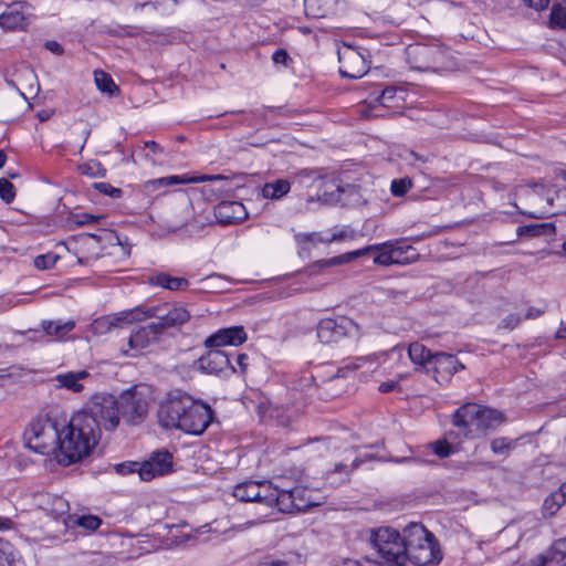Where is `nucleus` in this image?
<instances>
[{
  "label": "nucleus",
  "instance_id": "obj_63",
  "mask_svg": "<svg viewBox=\"0 0 566 566\" xmlns=\"http://www.w3.org/2000/svg\"><path fill=\"white\" fill-rule=\"evenodd\" d=\"M398 382L397 381H385V382H381L379 385V391L382 392V394H387V392H390L392 390H395L397 387H398Z\"/></svg>",
  "mask_w": 566,
  "mask_h": 566
},
{
  "label": "nucleus",
  "instance_id": "obj_9",
  "mask_svg": "<svg viewBox=\"0 0 566 566\" xmlns=\"http://www.w3.org/2000/svg\"><path fill=\"white\" fill-rule=\"evenodd\" d=\"M316 333L322 344L332 345L346 337H357L359 327L348 317L324 318L318 322Z\"/></svg>",
  "mask_w": 566,
  "mask_h": 566
},
{
  "label": "nucleus",
  "instance_id": "obj_50",
  "mask_svg": "<svg viewBox=\"0 0 566 566\" xmlns=\"http://www.w3.org/2000/svg\"><path fill=\"white\" fill-rule=\"evenodd\" d=\"M411 188V181L407 178L405 179H395L391 182V192L396 197H401L407 193V191Z\"/></svg>",
  "mask_w": 566,
  "mask_h": 566
},
{
  "label": "nucleus",
  "instance_id": "obj_43",
  "mask_svg": "<svg viewBox=\"0 0 566 566\" xmlns=\"http://www.w3.org/2000/svg\"><path fill=\"white\" fill-rule=\"evenodd\" d=\"M67 520L87 531H95L102 524V520L96 515L71 516V518Z\"/></svg>",
  "mask_w": 566,
  "mask_h": 566
},
{
  "label": "nucleus",
  "instance_id": "obj_22",
  "mask_svg": "<svg viewBox=\"0 0 566 566\" xmlns=\"http://www.w3.org/2000/svg\"><path fill=\"white\" fill-rule=\"evenodd\" d=\"M28 6L23 2H15L8 7V10L0 17V24L7 29L24 28L27 25Z\"/></svg>",
  "mask_w": 566,
  "mask_h": 566
},
{
  "label": "nucleus",
  "instance_id": "obj_24",
  "mask_svg": "<svg viewBox=\"0 0 566 566\" xmlns=\"http://www.w3.org/2000/svg\"><path fill=\"white\" fill-rule=\"evenodd\" d=\"M197 537L190 532H185L178 526H171L167 536L164 538L165 548H185L192 545Z\"/></svg>",
  "mask_w": 566,
  "mask_h": 566
},
{
  "label": "nucleus",
  "instance_id": "obj_58",
  "mask_svg": "<svg viewBox=\"0 0 566 566\" xmlns=\"http://www.w3.org/2000/svg\"><path fill=\"white\" fill-rule=\"evenodd\" d=\"M272 60L275 64L286 65L287 61L290 60V56L284 49H279L273 53Z\"/></svg>",
  "mask_w": 566,
  "mask_h": 566
},
{
  "label": "nucleus",
  "instance_id": "obj_55",
  "mask_svg": "<svg viewBox=\"0 0 566 566\" xmlns=\"http://www.w3.org/2000/svg\"><path fill=\"white\" fill-rule=\"evenodd\" d=\"M95 188L104 195H107L112 198H118L122 195V190L119 188H115L107 182H96Z\"/></svg>",
  "mask_w": 566,
  "mask_h": 566
},
{
  "label": "nucleus",
  "instance_id": "obj_62",
  "mask_svg": "<svg viewBox=\"0 0 566 566\" xmlns=\"http://www.w3.org/2000/svg\"><path fill=\"white\" fill-rule=\"evenodd\" d=\"M544 312H545L544 310L531 306L527 308V311L524 315V318L525 319H536L539 316H542L544 314Z\"/></svg>",
  "mask_w": 566,
  "mask_h": 566
},
{
  "label": "nucleus",
  "instance_id": "obj_49",
  "mask_svg": "<svg viewBox=\"0 0 566 566\" xmlns=\"http://www.w3.org/2000/svg\"><path fill=\"white\" fill-rule=\"evenodd\" d=\"M0 197L7 203L12 202L15 197L13 185L6 178L0 179Z\"/></svg>",
  "mask_w": 566,
  "mask_h": 566
},
{
  "label": "nucleus",
  "instance_id": "obj_28",
  "mask_svg": "<svg viewBox=\"0 0 566 566\" xmlns=\"http://www.w3.org/2000/svg\"><path fill=\"white\" fill-rule=\"evenodd\" d=\"M337 0H304V12L313 19L326 18L334 12Z\"/></svg>",
  "mask_w": 566,
  "mask_h": 566
},
{
  "label": "nucleus",
  "instance_id": "obj_27",
  "mask_svg": "<svg viewBox=\"0 0 566 566\" xmlns=\"http://www.w3.org/2000/svg\"><path fill=\"white\" fill-rule=\"evenodd\" d=\"M258 493L255 502L263 503L268 506H277L281 511V495L284 489L274 486L271 482H258Z\"/></svg>",
  "mask_w": 566,
  "mask_h": 566
},
{
  "label": "nucleus",
  "instance_id": "obj_2",
  "mask_svg": "<svg viewBox=\"0 0 566 566\" xmlns=\"http://www.w3.org/2000/svg\"><path fill=\"white\" fill-rule=\"evenodd\" d=\"M85 418L74 413L67 426L61 431L60 462L71 464L87 457L95 448L99 436L92 429Z\"/></svg>",
  "mask_w": 566,
  "mask_h": 566
},
{
  "label": "nucleus",
  "instance_id": "obj_21",
  "mask_svg": "<svg viewBox=\"0 0 566 566\" xmlns=\"http://www.w3.org/2000/svg\"><path fill=\"white\" fill-rule=\"evenodd\" d=\"M307 492L308 491L303 486H295L290 490L284 489L281 495V511H305L314 505V503L306 497Z\"/></svg>",
  "mask_w": 566,
  "mask_h": 566
},
{
  "label": "nucleus",
  "instance_id": "obj_47",
  "mask_svg": "<svg viewBox=\"0 0 566 566\" xmlns=\"http://www.w3.org/2000/svg\"><path fill=\"white\" fill-rule=\"evenodd\" d=\"M551 23L554 27L566 29V8L554 4L551 13Z\"/></svg>",
  "mask_w": 566,
  "mask_h": 566
},
{
  "label": "nucleus",
  "instance_id": "obj_61",
  "mask_svg": "<svg viewBox=\"0 0 566 566\" xmlns=\"http://www.w3.org/2000/svg\"><path fill=\"white\" fill-rule=\"evenodd\" d=\"M235 361L242 374H245L249 366V356L247 354H238Z\"/></svg>",
  "mask_w": 566,
  "mask_h": 566
},
{
  "label": "nucleus",
  "instance_id": "obj_23",
  "mask_svg": "<svg viewBox=\"0 0 566 566\" xmlns=\"http://www.w3.org/2000/svg\"><path fill=\"white\" fill-rule=\"evenodd\" d=\"M90 378L86 370L67 371L55 376L56 387L65 388L73 392H80L84 389L83 380Z\"/></svg>",
  "mask_w": 566,
  "mask_h": 566
},
{
  "label": "nucleus",
  "instance_id": "obj_20",
  "mask_svg": "<svg viewBox=\"0 0 566 566\" xmlns=\"http://www.w3.org/2000/svg\"><path fill=\"white\" fill-rule=\"evenodd\" d=\"M214 217L222 226L235 224L248 218V211L239 201H221L214 208Z\"/></svg>",
  "mask_w": 566,
  "mask_h": 566
},
{
  "label": "nucleus",
  "instance_id": "obj_53",
  "mask_svg": "<svg viewBox=\"0 0 566 566\" xmlns=\"http://www.w3.org/2000/svg\"><path fill=\"white\" fill-rule=\"evenodd\" d=\"M521 322H522V317L520 314L510 313L507 316H505L501 321L500 327L512 331V329L516 328Z\"/></svg>",
  "mask_w": 566,
  "mask_h": 566
},
{
  "label": "nucleus",
  "instance_id": "obj_42",
  "mask_svg": "<svg viewBox=\"0 0 566 566\" xmlns=\"http://www.w3.org/2000/svg\"><path fill=\"white\" fill-rule=\"evenodd\" d=\"M516 443L514 440L501 437L495 438L491 441V450L495 454L500 455H509L512 450H514Z\"/></svg>",
  "mask_w": 566,
  "mask_h": 566
},
{
  "label": "nucleus",
  "instance_id": "obj_51",
  "mask_svg": "<svg viewBox=\"0 0 566 566\" xmlns=\"http://www.w3.org/2000/svg\"><path fill=\"white\" fill-rule=\"evenodd\" d=\"M139 468H140L139 462L129 461V462H123V463L116 464L115 471L122 475H126L129 473H138L139 474Z\"/></svg>",
  "mask_w": 566,
  "mask_h": 566
},
{
  "label": "nucleus",
  "instance_id": "obj_33",
  "mask_svg": "<svg viewBox=\"0 0 566 566\" xmlns=\"http://www.w3.org/2000/svg\"><path fill=\"white\" fill-rule=\"evenodd\" d=\"M359 464L360 461L357 458L353 461L350 469L343 463L336 464L334 470L329 471L326 474V480L329 482L331 485L336 486L343 484L348 481L350 472L358 468Z\"/></svg>",
  "mask_w": 566,
  "mask_h": 566
},
{
  "label": "nucleus",
  "instance_id": "obj_3",
  "mask_svg": "<svg viewBox=\"0 0 566 566\" xmlns=\"http://www.w3.org/2000/svg\"><path fill=\"white\" fill-rule=\"evenodd\" d=\"M504 422V415L489 407L465 403L453 415V424L468 439L484 437Z\"/></svg>",
  "mask_w": 566,
  "mask_h": 566
},
{
  "label": "nucleus",
  "instance_id": "obj_6",
  "mask_svg": "<svg viewBox=\"0 0 566 566\" xmlns=\"http://www.w3.org/2000/svg\"><path fill=\"white\" fill-rule=\"evenodd\" d=\"M369 541L378 558L387 566H403L407 562L406 533L400 535L390 527L369 530Z\"/></svg>",
  "mask_w": 566,
  "mask_h": 566
},
{
  "label": "nucleus",
  "instance_id": "obj_37",
  "mask_svg": "<svg viewBox=\"0 0 566 566\" xmlns=\"http://www.w3.org/2000/svg\"><path fill=\"white\" fill-rule=\"evenodd\" d=\"M143 312L140 308H135L128 312H119L107 315L114 327H123L125 324H130L135 321H142Z\"/></svg>",
  "mask_w": 566,
  "mask_h": 566
},
{
  "label": "nucleus",
  "instance_id": "obj_32",
  "mask_svg": "<svg viewBox=\"0 0 566 566\" xmlns=\"http://www.w3.org/2000/svg\"><path fill=\"white\" fill-rule=\"evenodd\" d=\"M291 190V182L286 179H276L266 182L262 188V195L266 199L277 200L287 195Z\"/></svg>",
  "mask_w": 566,
  "mask_h": 566
},
{
  "label": "nucleus",
  "instance_id": "obj_31",
  "mask_svg": "<svg viewBox=\"0 0 566 566\" xmlns=\"http://www.w3.org/2000/svg\"><path fill=\"white\" fill-rule=\"evenodd\" d=\"M394 264H410L419 258L417 250L409 244L391 243Z\"/></svg>",
  "mask_w": 566,
  "mask_h": 566
},
{
  "label": "nucleus",
  "instance_id": "obj_36",
  "mask_svg": "<svg viewBox=\"0 0 566 566\" xmlns=\"http://www.w3.org/2000/svg\"><path fill=\"white\" fill-rule=\"evenodd\" d=\"M377 248V245H369L364 249H359L356 251L347 252L338 256L331 258L328 260L319 261L321 266H335L343 263L350 262L352 260L365 255L370 252L371 249Z\"/></svg>",
  "mask_w": 566,
  "mask_h": 566
},
{
  "label": "nucleus",
  "instance_id": "obj_12",
  "mask_svg": "<svg viewBox=\"0 0 566 566\" xmlns=\"http://www.w3.org/2000/svg\"><path fill=\"white\" fill-rule=\"evenodd\" d=\"M117 401L119 417L132 424L139 422L148 411L147 400L136 391L124 392Z\"/></svg>",
  "mask_w": 566,
  "mask_h": 566
},
{
  "label": "nucleus",
  "instance_id": "obj_10",
  "mask_svg": "<svg viewBox=\"0 0 566 566\" xmlns=\"http://www.w3.org/2000/svg\"><path fill=\"white\" fill-rule=\"evenodd\" d=\"M339 73L343 77L360 78L369 70V63L364 53L352 45L344 44L337 52Z\"/></svg>",
  "mask_w": 566,
  "mask_h": 566
},
{
  "label": "nucleus",
  "instance_id": "obj_25",
  "mask_svg": "<svg viewBox=\"0 0 566 566\" xmlns=\"http://www.w3.org/2000/svg\"><path fill=\"white\" fill-rule=\"evenodd\" d=\"M321 184L324 186V190L319 193V201L323 203L338 202L342 179L326 170Z\"/></svg>",
  "mask_w": 566,
  "mask_h": 566
},
{
  "label": "nucleus",
  "instance_id": "obj_52",
  "mask_svg": "<svg viewBox=\"0 0 566 566\" xmlns=\"http://www.w3.org/2000/svg\"><path fill=\"white\" fill-rule=\"evenodd\" d=\"M431 446L433 448V452L439 458H447L450 455V453L452 451V448L447 440H438V441L433 442Z\"/></svg>",
  "mask_w": 566,
  "mask_h": 566
},
{
  "label": "nucleus",
  "instance_id": "obj_17",
  "mask_svg": "<svg viewBox=\"0 0 566 566\" xmlns=\"http://www.w3.org/2000/svg\"><path fill=\"white\" fill-rule=\"evenodd\" d=\"M193 220V208L189 198L182 197L177 200L169 209L165 220V227L169 231H178L190 224Z\"/></svg>",
  "mask_w": 566,
  "mask_h": 566
},
{
  "label": "nucleus",
  "instance_id": "obj_59",
  "mask_svg": "<svg viewBox=\"0 0 566 566\" xmlns=\"http://www.w3.org/2000/svg\"><path fill=\"white\" fill-rule=\"evenodd\" d=\"M358 192V187L356 185H352V184H345L343 180H342V187L339 189V201L342 200V197L344 195H348V196H353V195H356Z\"/></svg>",
  "mask_w": 566,
  "mask_h": 566
},
{
  "label": "nucleus",
  "instance_id": "obj_1",
  "mask_svg": "<svg viewBox=\"0 0 566 566\" xmlns=\"http://www.w3.org/2000/svg\"><path fill=\"white\" fill-rule=\"evenodd\" d=\"M158 422L166 429H177L187 434H202L213 419V410L182 391L169 392L159 403Z\"/></svg>",
  "mask_w": 566,
  "mask_h": 566
},
{
  "label": "nucleus",
  "instance_id": "obj_7",
  "mask_svg": "<svg viewBox=\"0 0 566 566\" xmlns=\"http://www.w3.org/2000/svg\"><path fill=\"white\" fill-rule=\"evenodd\" d=\"M407 61L418 71L442 72L453 69L449 50L441 44H413L406 49Z\"/></svg>",
  "mask_w": 566,
  "mask_h": 566
},
{
  "label": "nucleus",
  "instance_id": "obj_19",
  "mask_svg": "<svg viewBox=\"0 0 566 566\" xmlns=\"http://www.w3.org/2000/svg\"><path fill=\"white\" fill-rule=\"evenodd\" d=\"M248 336L242 326H232L221 328L211 336H209L205 345L208 348L222 347V346H239L247 340Z\"/></svg>",
  "mask_w": 566,
  "mask_h": 566
},
{
  "label": "nucleus",
  "instance_id": "obj_26",
  "mask_svg": "<svg viewBox=\"0 0 566 566\" xmlns=\"http://www.w3.org/2000/svg\"><path fill=\"white\" fill-rule=\"evenodd\" d=\"M150 285L167 289L169 291H181L188 287L189 282L185 277L171 276L167 273H156L148 276Z\"/></svg>",
  "mask_w": 566,
  "mask_h": 566
},
{
  "label": "nucleus",
  "instance_id": "obj_44",
  "mask_svg": "<svg viewBox=\"0 0 566 566\" xmlns=\"http://www.w3.org/2000/svg\"><path fill=\"white\" fill-rule=\"evenodd\" d=\"M14 560V548L11 543L0 538V566H11Z\"/></svg>",
  "mask_w": 566,
  "mask_h": 566
},
{
  "label": "nucleus",
  "instance_id": "obj_16",
  "mask_svg": "<svg viewBox=\"0 0 566 566\" xmlns=\"http://www.w3.org/2000/svg\"><path fill=\"white\" fill-rule=\"evenodd\" d=\"M172 467V455L168 451H156L150 458L140 463L139 479L150 481L151 479L170 472Z\"/></svg>",
  "mask_w": 566,
  "mask_h": 566
},
{
  "label": "nucleus",
  "instance_id": "obj_11",
  "mask_svg": "<svg viewBox=\"0 0 566 566\" xmlns=\"http://www.w3.org/2000/svg\"><path fill=\"white\" fill-rule=\"evenodd\" d=\"M143 317H155L153 322L161 334L166 328L175 327L186 323L190 318L189 312L182 306H153L143 312Z\"/></svg>",
  "mask_w": 566,
  "mask_h": 566
},
{
  "label": "nucleus",
  "instance_id": "obj_5",
  "mask_svg": "<svg viewBox=\"0 0 566 566\" xmlns=\"http://www.w3.org/2000/svg\"><path fill=\"white\" fill-rule=\"evenodd\" d=\"M407 560L419 566L438 563L441 554L433 535L422 525L413 523L405 528Z\"/></svg>",
  "mask_w": 566,
  "mask_h": 566
},
{
  "label": "nucleus",
  "instance_id": "obj_34",
  "mask_svg": "<svg viewBox=\"0 0 566 566\" xmlns=\"http://www.w3.org/2000/svg\"><path fill=\"white\" fill-rule=\"evenodd\" d=\"M75 327L74 321L61 322V321H44L42 328L48 336H55L57 339H62L65 335L72 332Z\"/></svg>",
  "mask_w": 566,
  "mask_h": 566
},
{
  "label": "nucleus",
  "instance_id": "obj_46",
  "mask_svg": "<svg viewBox=\"0 0 566 566\" xmlns=\"http://www.w3.org/2000/svg\"><path fill=\"white\" fill-rule=\"evenodd\" d=\"M99 219H104V216H94L85 212L74 213L70 217L69 222L71 224L81 227L86 224H93Z\"/></svg>",
  "mask_w": 566,
  "mask_h": 566
},
{
  "label": "nucleus",
  "instance_id": "obj_40",
  "mask_svg": "<svg viewBox=\"0 0 566 566\" xmlns=\"http://www.w3.org/2000/svg\"><path fill=\"white\" fill-rule=\"evenodd\" d=\"M94 81L97 88L103 93L113 94L118 90L111 75L104 71L96 70L94 72Z\"/></svg>",
  "mask_w": 566,
  "mask_h": 566
},
{
  "label": "nucleus",
  "instance_id": "obj_15",
  "mask_svg": "<svg viewBox=\"0 0 566 566\" xmlns=\"http://www.w3.org/2000/svg\"><path fill=\"white\" fill-rule=\"evenodd\" d=\"M429 367V373L440 385L448 384L455 373L464 369V365L458 360L457 356L442 352L434 353Z\"/></svg>",
  "mask_w": 566,
  "mask_h": 566
},
{
  "label": "nucleus",
  "instance_id": "obj_35",
  "mask_svg": "<svg viewBox=\"0 0 566 566\" xmlns=\"http://www.w3.org/2000/svg\"><path fill=\"white\" fill-rule=\"evenodd\" d=\"M258 492L256 481H245L234 486L233 496L242 502H255Z\"/></svg>",
  "mask_w": 566,
  "mask_h": 566
},
{
  "label": "nucleus",
  "instance_id": "obj_38",
  "mask_svg": "<svg viewBox=\"0 0 566 566\" xmlns=\"http://www.w3.org/2000/svg\"><path fill=\"white\" fill-rule=\"evenodd\" d=\"M555 227L552 223L542 224H527L521 226L516 230L517 237H539L546 234L547 231H553Z\"/></svg>",
  "mask_w": 566,
  "mask_h": 566
},
{
  "label": "nucleus",
  "instance_id": "obj_54",
  "mask_svg": "<svg viewBox=\"0 0 566 566\" xmlns=\"http://www.w3.org/2000/svg\"><path fill=\"white\" fill-rule=\"evenodd\" d=\"M190 181H193V179L185 178L181 176H168L156 180V182L160 186L185 185Z\"/></svg>",
  "mask_w": 566,
  "mask_h": 566
},
{
  "label": "nucleus",
  "instance_id": "obj_64",
  "mask_svg": "<svg viewBox=\"0 0 566 566\" xmlns=\"http://www.w3.org/2000/svg\"><path fill=\"white\" fill-rule=\"evenodd\" d=\"M258 566H289V564L280 559H272L261 562Z\"/></svg>",
  "mask_w": 566,
  "mask_h": 566
},
{
  "label": "nucleus",
  "instance_id": "obj_4",
  "mask_svg": "<svg viewBox=\"0 0 566 566\" xmlns=\"http://www.w3.org/2000/svg\"><path fill=\"white\" fill-rule=\"evenodd\" d=\"M76 415L88 420L87 424L101 437L102 429L112 431L118 426V401L113 395L96 394Z\"/></svg>",
  "mask_w": 566,
  "mask_h": 566
},
{
  "label": "nucleus",
  "instance_id": "obj_48",
  "mask_svg": "<svg viewBox=\"0 0 566 566\" xmlns=\"http://www.w3.org/2000/svg\"><path fill=\"white\" fill-rule=\"evenodd\" d=\"M91 326L93 333L98 335L106 334L114 327L107 315L94 319Z\"/></svg>",
  "mask_w": 566,
  "mask_h": 566
},
{
  "label": "nucleus",
  "instance_id": "obj_8",
  "mask_svg": "<svg viewBox=\"0 0 566 566\" xmlns=\"http://www.w3.org/2000/svg\"><path fill=\"white\" fill-rule=\"evenodd\" d=\"M61 432L50 418L33 420L24 432L25 444L40 454H50L60 447Z\"/></svg>",
  "mask_w": 566,
  "mask_h": 566
},
{
  "label": "nucleus",
  "instance_id": "obj_18",
  "mask_svg": "<svg viewBox=\"0 0 566 566\" xmlns=\"http://www.w3.org/2000/svg\"><path fill=\"white\" fill-rule=\"evenodd\" d=\"M199 369L207 374H220L226 369L230 368L235 371V368L231 365L229 355L219 349V347H212L206 355H202L198 359Z\"/></svg>",
  "mask_w": 566,
  "mask_h": 566
},
{
  "label": "nucleus",
  "instance_id": "obj_29",
  "mask_svg": "<svg viewBox=\"0 0 566 566\" xmlns=\"http://www.w3.org/2000/svg\"><path fill=\"white\" fill-rule=\"evenodd\" d=\"M408 356L410 360L423 367L427 373L430 371V363L434 356V353H432L430 349H428L424 345H422L419 342L411 343L408 347Z\"/></svg>",
  "mask_w": 566,
  "mask_h": 566
},
{
  "label": "nucleus",
  "instance_id": "obj_56",
  "mask_svg": "<svg viewBox=\"0 0 566 566\" xmlns=\"http://www.w3.org/2000/svg\"><path fill=\"white\" fill-rule=\"evenodd\" d=\"M396 93V87L387 86L386 88L382 90L380 96L378 97V101L384 106H390L388 103L395 98Z\"/></svg>",
  "mask_w": 566,
  "mask_h": 566
},
{
  "label": "nucleus",
  "instance_id": "obj_13",
  "mask_svg": "<svg viewBox=\"0 0 566 566\" xmlns=\"http://www.w3.org/2000/svg\"><path fill=\"white\" fill-rule=\"evenodd\" d=\"M160 335L154 323L139 326L130 334L127 348L122 347V354L132 357L138 356L153 343L157 342Z\"/></svg>",
  "mask_w": 566,
  "mask_h": 566
},
{
  "label": "nucleus",
  "instance_id": "obj_60",
  "mask_svg": "<svg viewBox=\"0 0 566 566\" xmlns=\"http://www.w3.org/2000/svg\"><path fill=\"white\" fill-rule=\"evenodd\" d=\"M523 2L538 11L546 9L549 4V0H523Z\"/></svg>",
  "mask_w": 566,
  "mask_h": 566
},
{
  "label": "nucleus",
  "instance_id": "obj_30",
  "mask_svg": "<svg viewBox=\"0 0 566 566\" xmlns=\"http://www.w3.org/2000/svg\"><path fill=\"white\" fill-rule=\"evenodd\" d=\"M326 169H310L305 168L296 172L293 177V181L296 182L302 188L312 190L316 187L317 182H322V179L325 175Z\"/></svg>",
  "mask_w": 566,
  "mask_h": 566
},
{
  "label": "nucleus",
  "instance_id": "obj_45",
  "mask_svg": "<svg viewBox=\"0 0 566 566\" xmlns=\"http://www.w3.org/2000/svg\"><path fill=\"white\" fill-rule=\"evenodd\" d=\"M60 256L53 252L38 255L34 259V266L39 270H49L55 265Z\"/></svg>",
  "mask_w": 566,
  "mask_h": 566
},
{
  "label": "nucleus",
  "instance_id": "obj_39",
  "mask_svg": "<svg viewBox=\"0 0 566 566\" xmlns=\"http://www.w3.org/2000/svg\"><path fill=\"white\" fill-rule=\"evenodd\" d=\"M565 497L558 491L549 494L543 503V512L545 515L553 516L564 504Z\"/></svg>",
  "mask_w": 566,
  "mask_h": 566
},
{
  "label": "nucleus",
  "instance_id": "obj_57",
  "mask_svg": "<svg viewBox=\"0 0 566 566\" xmlns=\"http://www.w3.org/2000/svg\"><path fill=\"white\" fill-rule=\"evenodd\" d=\"M360 365L358 363H348L338 368L337 373L331 378V380L335 378H344L348 373H353L358 369Z\"/></svg>",
  "mask_w": 566,
  "mask_h": 566
},
{
  "label": "nucleus",
  "instance_id": "obj_41",
  "mask_svg": "<svg viewBox=\"0 0 566 566\" xmlns=\"http://www.w3.org/2000/svg\"><path fill=\"white\" fill-rule=\"evenodd\" d=\"M377 248L371 249L370 251H378V253L374 258V263L379 265H392V253L390 249V242H385L381 244H376Z\"/></svg>",
  "mask_w": 566,
  "mask_h": 566
},
{
  "label": "nucleus",
  "instance_id": "obj_14",
  "mask_svg": "<svg viewBox=\"0 0 566 566\" xmlns=\"http://www.w3.org/2000/svg\"><path fill=\"white\" fill-rule=\"evenodd\" d=\"M33 504L52 518L56 521L62 520L65 527L69 525L67 518H71L67 514L70 506L69 502L62 496L51 493H39L34 495Z\"/></svg>",
  "mask_w": 566,
  "mask_h": 566
}]
</instances>
